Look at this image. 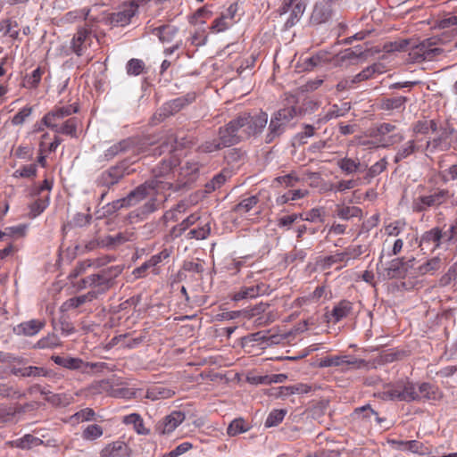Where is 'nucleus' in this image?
Masks as SVG:
<instances>
[{"instance_id":"nucleus-5","label":"nucleus","mask_w":457,"mask_h":457,"mask_svg":"<svg viewBox=\"0 0 457 457\" xmlns=\"http://www.w3.org/2000/svg\"><path fill=\"white\" fill-rule=\"evenodd\" d=\"M180 163L179 158L176 154H171L169 158L163 159L154 170L153 174L154 179L153 180L158 181L157 189L168 188L166 184L168 181H174L176 179L174 170Z\"/></svg>"},{"instance_id":"nucleus-22","label":"nucleus","mask_w":457,"mask_h":457,"mask_svg":"<svg viewBox=\"0 0 457 457\" xmlns=\"http://www.w3.org/2000/svg\"><path fill=\"white\" fill-rule=\"evenodd\" d=\"M332 15L331 4L328 3H316L311 14L310 22L320 25L329 21Z\"/></svg>"},{"instance_id":"nucleus-28","label":"nucleus","mask_w":457,"mask_h":457,"mask_svg":"<svg viewBox=\"0 0 457 457\" xmlns=\"http://www.w3.org/2000/svg\"><path fill=\"white\" fill-rule=\"evenodd\" d=\"M96 298H97V293H95V292H87L85 295H79L76 297H71V298L68 299L67 301H65L62 304L61 311L67 312L71 309L78 308V307L81 306L82 304H84L87 302H91Z\"/></svg>"},{"instance_id":"nucleus-62","label":"nucleus","mask_w":457,"mask_h":457,"mask_svg":"<svg viewBox=\"0 0 457 457\" xmlns=\"http://www.w3.org/2000/svg\"><path fill=\"white\" fill-rule=\"evenodd\" d=\"M47 371L42 367L28 366L23 368V377H45Z\"/></svg>"},{"instance_id":"nucleus-45","label":"nucleus","mask_w":457,"mask_h":457,"mask_svg":"<svg viewBox=\"0 0 457 457\" xmlns=\"http://www.w3.org/2000/svg\"><path fill=\"white\" fill-rule=\"evenodd\" d=\"M287 412L285 409L273 410L270 412L265 420V427L271 428L278 426L284 420Z\"/></svg>"},{"instance_id":"nucleus-24","label":"nucleus","mask_w":457,"mask_h":457,"mask_svg":"<svg viewBox=\"0 0 457 457\" xmlns=\"http://www.w3.org/2000/svg\"><path fill=\"white\" fill-rule=\"evenodd\" d=\"M46 325L44 320H31L26 322H22L14 328V332L17 335H22L26 337H32L37 334Z\"/></svg>"},{"instance_id":"nucleus-37","label":"nucleus","mask_w":457,"mask_h":457,"mask_svg":"<svg viewBox=\"0 0 457 457\" xmlns=\"http://www.w3.org/2000/svg\"><path fill=\"white\" fill-rule=\"evenodd\" d=\"M442 266V260L439 257H434L428 260L418 268L420 275L434 274Z\"/></svg>"},{"instance_id":"nucleus-13","label":"nucleus","mask_w":457,"mask_h":457,"mask_svg":"<svg viewBox=\"0 0 457 457\" xmlns=\"http://www.w3.org/2000/svg\"><path fill=\"white\" fill-rule=\"evenodd\" d=\"M242 117L246 120L244 122L245 129H243L246 138L260 134L268 123V114L264 112H261L254 116L244 112Z\"/></svg>"},{"instance_id":"nucleus-63","label":"nucleus","mask_w":457,"mask_h":457,"mask_svg":"<svg viewBox=\"0 0 457 457\" xmlns=\"http://www.w3.org/2000/svg\"><path fill=\"white\" fill-rule=\"evenodd\" d=\"M393 444H397L399 445L404 446V449H407L412 453H420L422 449V443L411 440V441H393Z\"/></svg>"},{"instance_id":"nucleus-47","label":"nucleus","mask_w":457,"mask_h":457,"mask_svg":"<svg viewBox=\"0 0 457 457\" xmlns=\"http://www.w3.org/2000/svg\"><path fill=\"white\" fill-rule=\"evenodd\" d=\"M18 23L12 22L10 20H4L0 22V31L4 30V36L8 35L13 39H17L19 37Z\"/></svg>"},{"instance_id":"nucleus-15","label":"nucleus","mask_w":457,"mask_h":457,"mask_svg":"<svg viewBox=\"0 0 457 457\" xmlns=\"http://www.w3.org/2000/svg\"><path fill=\"white\" fill-rule=\"evenodd\" d=\"M51 359L54 361L55 364L62 366L63 368L71 370H80L83 372H87L88 368H103L105 363H89L85 362L80 358H74V357H62L59 355H53Z\"/></svg>"},{"instance_id":"nucleus-29","label":"nucleus","mask_w":457,"mask_h":457,"mask_svg":"<svg viewBox=\"0 0 457 457\" xmlns=\"http://www.w3.org/2000/svg\"><path fill=\"white\" fill-rule=\"evenodd\" d=\"M79 124L78 118H70L68 119L62 126H59L57 123L55 127H48L53 131L58 134H63L70 136L71 137H78L77 128Z\"/></svg>"},{"instance_id":"nucleus-2","label":"nucleus","mask_w":457,"mask_h":457,"mask_svg":"<svg viewBox=\"0 0 457 457\" xmlns=\"http://www.w3.org/2000/svg\"><path fill=\"white\" fill-rule=\"evenodd\" d=\"M444 42V39L440 37H432L423 40L419 45L411 46L409 53L410 61L411 62H422L434 60L444 52L442 48L436 46Z\"/></svg>"},{"instance_id":"nucleus-17","label":"nucleus","mask_w":457,"mask_h":457,"mask_svg":"<svg viewBox=\"0 0 457 457\" xmlns=\"http://www.w3.org/2000/svg\"><path fill=\"white\" fill-rule=\"evenodd\" d=\"M185 419L186 415L184 412L174 411L156 423L155 431L159 435L170 434L174 431Z\"/></svg>"},{"instance_id":"nucleus-12","label":"nucleus","mask_w":457,"mask_h":457,"mask_svg":"<svg viewBox=\"0 0 457 457\" xmlns=\"http://www.w3.org/2000/svg\"><path fill=\"white\" fill-rule=\"evenodd\" d=\"M92 30L86 26L78 28L71 41V49L77 56L86 54L92 44Z\"/></svg>"},{"instance_id":"nucleus-6","label":"nucleus","mask_w":457,"mask_h":457,"mask_svg":"<svg viewBox=\"0 0 457 457\" xmlns=\"http://www.w3.org/2000/svg\"><path fill=\"white\" fill-rule=\"evenodd\" d=\"M121 266H112L92 274L90 281L92 288L90 292L97 293V296L105 293L114 285V279L121 273Z\"/></svg>"},{"instance_id":"nucleus-1","label":"nucleus","mask_w":457,"mask_h":457,"mask_svg":"<svg viewBox=\"0 0 457 457\" xmlns=\"http://www.w3.org/2000/svg\"><path fill=\"white\" fill-rule=\"evenodd\" d=\"M296 116L295 107H287L275 112L270 120L265 143L270 144L283 135L290 121Z\"/></svg>"},{"instance_id":"nucleus-36","label":"nucleus","mask_w":457,"mask_h":457,"mask_svg":"<svg viewBox=\"0 0 457 457\" xmlns=\"http://www.w3.org/2000/svg\"><path fill=\"white\" fill-rule=\"evenodd\" d=\"M259 203V198L257 195H252L245 199H243L240 203L236 204L232 211L242 215L248 212H250L257 204Z\"/></svg>"},{"instance_id":"nucleus-23","label":"nucleus","mask_w":457,"mask_h":457,"mask_svg":"<svg viewBox=\"0 0 457 457\" xmlns=\"http://www.w3.org/2000/svg\"><path fill=\"white\" fill-rule=\"evenodd\" d=\"M177 135L173 132L169 131L165 137L162 139L161 144L152 149L153 155L161 156L164 154H174V152L177 150Z\"/></svg>"},{"instance_id":"nucleus-20","label":"nucleus","mask_w":457,"mask_h":457,"mask_svg":"<svg viewBox=\"0 0 457 457\" xmlns=\"http://www.w3.org/2000/svg\"><path fill=\"white\" fill-rule=\"evenodd\" d=\"M79 112L78 105L70 104L58 107L47 112L42 119V122L46 127H55L56 120L70 116Z\"/></svg>"},{"instance_id":"nucleus-48","label":"nucleus","mask_w":457,"mask_h":457,"mask_svg":"<svg viewBox=\"0 0 457 457\" xmlns=\"http://www.w3.org/2000/svg\"><path fill=\"white\" fill-rule=\"evenodd\" d=\"M37 165L35 163L24 165L21 169L15 170L12 174V176L16 179L19 178H27V179H32L37 176Z\"/></svg>"},{"instance_id":"nucleus-31","label":"nucleus","mask_w":457,"mask_h":457,"mask_svg":"<svg viewBox=\"0 0 457 457\" xmlns=\"http://www.w3.org/2000/svg\"><path fill=\"white\" fill-rule=\"evenodd\" d=\"M174 394L173 390L162 385H154L147 389L145 396L148 399L155 401L170 398Z\"/></svg>"},{"instance_id":"nucleus-54","label":"nucleus","mask_w":457,"mask_h":457,"mask_svg":"<svg viewBox=\"0 0 457 457\" xmlns=\"http://www.w3.org/2000/svg\"><path fill=\"white\" fill-rule=\"evenodd\" d=\"M407 101L405 96H395L387 98L383 102V108L385 110H394L402 107Z\"/></svg>"},{"instance_id":"nucleus-50","label":"nucleus","mask_w":457,"mask_h":457,"mask_svg":"<svg viewBox=\"0 0 457 457\" xmlns=\"http://www.w3.org/2000/svg\"><path fill=\"white\" fill-rule=\"evenodd\" d=\"M103 435V428L96 424L88 425L83 431L82 436L86 440H95Z\"/></svg>"},{"instance_id":"nucleus-34","label":"nucleus","mask_w":457,"mask_h":457,"mask_svg":"<svg viewBox=\"0 0 457 457\" xmlns=\"http://www.w3.org/2000/svg\"><path fill=\"white\" fill-rule=\"evenodd\" d=\"M352 303L347 300L340 301L332 310L331 317L334 322H338L342 319L347 317L352 312Z\"/></svg>"},{"instance_id":"nucleus-8","label":"nucleus","mask_w":457,"mask_h":457,"mask_svg":"<svg viewBox=\"0 0 457 457\" xmlns=\"http://www.w3.org/2000/svg\"><path fill=\"white\" fill-rule=\"evenodd\" d=\"M178 33V28L170 24L162 25L152 29V34L157 36L162 44H172L171 46L164 49L163 54L165 55H170L181 47L182 40L177 39Z\"/></svg>"},{"instance_id":"nucleus-30","label":"nucleus","mask_w":457,"mask_h":457,"mask_svg":"<svg viewBox=\"0 0 457 457\" xmlns=\"http://www.w3.org/2000/svg\"><path fill=\"white\" fill-rule=\"evenodd\" d=\"M420 145H418V141L416 139H411L406 142L403 145H402L397 153L395 155L394 162L398 163L403 159L408 158L411 154L420 151Z\"/></svg>"},{"instance_id":"nucleus-52","label":"nucleus","mask_w":457,"mask_h":457,"mask_svg":"<svg viewBox=\"0 0 457 457\" xmlns=\"http://www.w3.org/2000/svg\"><path fill=\"white\" fill-rule=\"evenodd\" d=\"M299 180L300 179L296 176V173L292 171L287 175L277 177L274 182L284 184L287 187H293Z\"/></svg>"},{"instance_id":"nucleus-11","label":"nucleus","mask_w":457,"mask_h":457,"mask_svg":"<svg viewBox=\"0 0 457 457\" xmlns=\"http://www.w3.org/2000/svg\"><path fill=\"white\" fill-rule=\"evenodd\" d=\"M130 173L129 167L125 162H120L116 165L104 170L98 177L96 183L100 187L111 188L118 184L126 175Z\"/></svg>"},{"instance_id":"nucleus-9","label":"nucleus","mask_w":457,"mask_h":457,"mask_svg":"<svg viewBox=\"0 0 457 457\" xmlns=\"http://www.w3.org/2000/svg\"><path fill=\"white\" fill-rule=\"evenodd\" d=\"M195 99L194 93L187 94L184 96L176 98L166 103L153 117L154 124L162 122L169 116L174 115L179 112L184 107L193 103Z\"/></svg>"},{"instance_id":"nucleus-14","label":"nucleus","mask_w":457,"mask_h":457,"mask_svg":"<svg viewBox=\"0 0 457 457\" xmlns=\"http://www.w3.org/2000/svg\"><path fill=\"white\" fill-rule=\"evenodd\" d=\"M157 180H147L129 192L128 195L125 196L124 202H127V204H129V207L134 206L147 196L151 195L152 193L157 190Z\"/></svg>"},{"instance_id":"nucleus-40","label":"nucleus","mask_w":457,"mask_h":457,"mask_svg":"<svg viewBox=\"0 0 457 457\" xmlns=\"http://www.w3.org/2000/svg\"><path fill=\"white\" fill-rule=\"evenodd\" d=\"M61 345V341L55 334H48L46 337L39 339L35 345L34 348L38 349H52Z\"/></svg>"},{"instance_id":"nucleus-42","label":"nucleus","mask_w":457,"mask_h":457,"mask_svg":"<svg viewBox=\"0 0 457 457\" xmlns=\"http://www.w3.org/2000/svg\"><path fill=\"white\" fill-rule=\"evenodd\" d=\"M228 172L221 171L215 175L212 180L205 184V192L212 193L217 188H220L228 179Z\"/></svg>"},{"instance_id":"nucleus-59","label":"nucleus","mask_w":457,"mask_h":457,"mask_svg":"<svg viewBox=\"0 0 457 457\" xmlns=\"http://www.w3.org/2000/svg\"><path fill=\"white\" fill-rule=\"evenodd\" d=\"M340 169L346 173H353L357 170L360 166V162H355L350 158H344L338 162Z\"/></svg>"},{"instance_id":"nucleus-53","label":"nucleus","mask_w":457,"mask_h":457,"mask_svg":"<svg viewBox=\"0 0 457 457\" xmlns=\"http://www.w3.org/2000/svg\"><path fill=\"white\" fill-rule=\"evenodd\" d=\"M47 205H48V197L47 196H46L45 198H40V199L36 200L34 203H32L29 205L31 216L33 218L37 217V215H39L41 212H44V210L47 207Z\"/></svg>"},{"instance_id":"nucleus-25","label":"nucleus","mask_w":457,"mask_h":457,"mask_svg":"<svg viewBox=\"0 0 457 457\" xmlns=\"http://www.w3.org/2000/svg\"><path fill=\"white\" fill-rule=\"evenodd\" d=\"M452 196L448 189L436 188L430 195H425L423 203L429 207H438L446 203Z\"/></svg>"},{"instance_id":"nucleus-57","label":"nucleus","mask_w":457,"mask_h":457,"mask_svg":"<svg viewBox=\"0 0 457 457\" xmlns=\"http://www.w3.org/2000/svg\"><path fill=\"white\" fill-rule=\"evenodd\" d=\"M145 68V64L143 61L139 59H131L128 62L127 64V72L129 75H139L143 72Z\"/></svg>"},{"instance_id":"nucleus-60","label":"nucleus","mask_w":457,"mask_h":457,"mask_svg":"<svg viewBox=\"0 0 457 457\" xmlns=\"http://www.w3.org/2000/svg\"><path fill=\"white\" fill-rule=\"evenodd\" d=\"M124 422L127 424H133L135 426V428L137 429V433L144 434L143 431L144 428V423L143 420L141 419L140 415L137 413H132L124 418Z\"/></svg>"},{"instance_id":"nucleus-56","label":"nucleus","mask_w":457,"mask_h":457,"mask_svg":"<svg viewBox=\"0 0 457 457\" xmlns=\"http://www.w3.org/2000/svg\"><path fill=\"white\" fill-rule=\"evenodd\" d=\"M387 165V161L386 158H382L378 162H377L375 164H373L367 172V178L373 179L376 176L382 173L386 169Z\"/></svg>"},{"instance_id":"nucleus-38","label":"nucleus","mask_w":457,"mask_h":457,"mask_svg":"<svg viewBox=\"0 0 457 457\" xmlns=\"http://www.w3.org/2000/svg\"><path fill=\"white\" fill-rule=\"evenodd\" d=\"M222 143L223 142L221 140V137L219 136L218 138L206 140L205 142L202 143L198 146V150L202 153L208 154L228 147V145H224Z\"/></svg>"},{"instance_id":"nucleus-44","label":"nucleus","mask_w":457,"mask_h":457,"mask_svg":"<svg viewBox=\"0 0 457 457\" xmlns=\"http://www.w3.org/2000/svg\"><path fill=\"white\" fill-rule=\"evenodd\" d=\"M129 240V234L127 232H120L115 236H108L104 239V245L108 247L115 248Z\"/></svg>"},{"instance_id":"nucleus-10","label":"nucleus","mask_w":457,"mask_h":457,"mask_svg":"<svg viewBox=\"0 0 457 457\" xmlns=\"http://www.w3.org/2000/svg\"><path fill=\"white\" fill-rule=\"evenodd\" d=\"M386 394L391 400L404 402L420 401V395L418 393L415 385L410 381H398L395 385L388 388Z\"/></svg>"},{"instance_id":"nucleus-27","label":"nucleus","mask_w":457,"mask_h":457,"mask_svg":"<svg viewBox=\"0 0 457 457\" xmlns=\"http://www.w3.org/2000/svg\"><path fill=\"white\" fill-rule=\"evenodd\" d=\"M129 448L124 442L116 441L107 445L102 451V457H126L129 456Z\"/></svg>"},{"instance_id":"nucleus-49","label":"nucleus","mask_w":457,"mask_h":457,"mask_svg":"<svg viewBox=\"0 0 457 457\" xmlns=\"http://www.w3.org/2000/svg\"><path fill=\"white\" fill-rule=\"evenodd\" d=\"M278 318L277 312L273 311H266L262 315L254 319L253 323L257 327L267 326L274 322Z\"/></svg>"},{"instance_id":"nucleus-7","label":"nucleus","mask_w":457,"mask_h":457,"mask_svg":"<svg viewBox=\"0 0 457 457\" xmlns=\"http://www.w3.org/2000/svg\"><path fill=\"white\" fill-rule=\"evenodd\" d=\"M199 164L196 162H187L182 167L174 181H168L169 189L179 191L188 188L197 179Z\"/></svg>"},{"instance_id":"nucleus-51","label":"nucleus","mask_w":457,"mask_h":457,"mask_svg":"<svg viewBox=\"0 0 457 457\" xmlns=\"http://www.w3.org/2000/svg\"><path fill=\"white\" fill-rule=\"evenodd\" d=\"M351 109V104L349 102L343 103L341 106L334 104L332 109L328 112L327 117L329 119L338 118L344 116Z\"/></svg>"},{"instance_id":"nucleus-3","label":"nucleus","mask_w":457,"mask_h":457,"mask_svg":"<svg viewBox=\"0 0 457 457\" xmlns=\"http://www.w3.org/2000/svg\"><path fill=\"white\" fill-rule=\"evenodd\" d=\"M396 127L391 123H381L377 127L370 128L368 130L369 136L375 138L372 142L375 147H389L395 144H399L403 140L401 133H394Z\"/></svg>"},{"instance_id":"nucleus-46","label":"nucleus","mask_w":457,"mask_h":457,"mask_svg":"<svg viewBox=\"0 0 457 457\" xmlns=\"http://www.w3.org/2000/svg\"><path fill=\"white\" fill-rule=\"evenodd\" d=\"M420 395V400H436L439 398L438 393L434 389V386L429 383H422L417 390Z\"/></svg>"},{"instance_id":"nucleus-19","label":"nucleus","mask_w":457,"mask_h":457,"mask_svg":"<svg viewBox=\"0 0 457 457\" xmlns=\"http://www.w3.org/2000/svg\"><path fill=\"white\" fill-rule=\"evenodd\" d=\"M138 2L139 0H132L122 11L112 13L109 17L110 24L113 26H125L129 24L137 11Z\"/></svg>"},{"instance_id":"nucleus-41","label":"nucleus","mask_w":457,"mask_h":457,"mask_svg":"<svg viewBox=\"0 0 457 457\" xmlns=\"http://www.w3.org/2000/svg\"><path fill=\"white\" fill-rule=\"evenodd\" d=\"M403 266H404V263L402 259L392 260L389 262L388 267L386 269V270L387 272V276L390 278H398V277L403 276L405 272Z\"/></svg>"},{"instance_id":"nucleus-58","label":"nucleus","mask_w":457,"mask_h":457,"mask_svg":"<svg viewBox=\"0 0 457 457\" xmlns=\"http://www.w3.org/2000/svg\"><path fill=\"white\" fill-rule=\"evenodd\" d=\"M410 41L408 39H400L397 41L390 42L386 44L384 49L386 52H395V51H405L407 49Z\"/></svg>"},{"instance_id":"nucleus-35","label":"nucleus","mask_w":457,"mask_h":457,"mask_svg":"<svg viewBox=\"0 0 457 457\" xmlns=\"http://www.w3.org/2000/svg\"><path fill=\"white\" fill-rule=\"evenodd\" d=\"M250 428V425L243 418H237L229 423L227 428V434L229 436H236L239 434L247 432Z\"/></svg>"},{"instance_id":"nucleus-4","label":"nucleus","mask_w":457,"mask_h":457,"mask_svg":"<svg viewBox=\"0 0 457 457\" xmlns=\"http://www.w3.org/2000/svg\"><path fill=\"white\" fill-rule=\"evenodd\" d=\"M245 120H246L242 117L241 113L225 126L219 129L218 135L221 137L222 144L224 145H228V147H229L246 138L243 129H245L244 122H245Z\"/></svg>"},{"instance_id":"nucleus-64","label":"nucleus","mask_w":457,"mask_h":457,"mask_svg":"<svg viewBox=\"0 0 457 457\" xmlns=\"http://www.w3.org/2000/svg\"><path fill=\"white\" fill-rule=\"evenodd\" d=\"M92 262L90 260L83 261L79 263H78L75 268L72 270V271L70 274L71 278H78L79 276L82 275L87 268L92 266Z\"/></svg>"},{"instance_id":"nucleus-18","label":"nucleus","mask_w":457,"mask_h":457,"mask_svg":"<svg viewBox=\"0 0 457 457\" xmlns=\"http://www.w3.org/2000/svg\"><path fill=\"white\" fill-rule=\"evenodd\" d=\"M122 154L131 152L134 154L145 153L148 146L152 145L148 138L140 137H130L118 142Z\"/></svg>"},{"instance_id":"nucleus-16","label":"nucleus","mask_w":457,"mask_h":457,"mask_svg":"<svg viewBox=\"0 0 457 457\" xmlns=\"http://www.w3.org/2000/svg\"><path fill=\"white\" fill-rule=\"evenodd\" d=\"M363 247L362 245H353V246H348L345 248V250L342 253H336L334 255H328L323 258L322 262V267L325 269H328L332 266V264L337 262H347L351 259H356L360 255L363 253Z\"/></svg>"},{"instance_id":"nucleus-39","label":"nucleus","mask_w":457,"mask_h":457,"mask_svg":"<svg viewBox=\"0 0 457 457\" xmlns=\"http://www.w3.org/2000/svg\"><path fill=\"white\" fill-rule=\"evenodd\" d=\"M336 212L339 218L344 220H349L350 218L353 217H361L362 213L359 207L341 205H337Z\"/></svg>"},{"instance_id":"nucleus-32","label":"nucleus","mask_w":457,"mask_h":457,"mask_svg":"<svg viewBox=\"0 0 457 457\" xmlns=\"http://www.w3.org/2000/svg\"><path fill=\"white\" fill-rule=\"evenodd\" d=\"M43 444L44 442L42 439L36 437L30 434H27L23 437L18 438L12 442V446L24 450H29L33 447L39 446Z\"/></svg>"},{"instance_id":"nucleus-33","label":"nucleus","mask_w":457,"mask_h":457,"mask_svg":"<svg viewBox=\"0 0 457 457\" xmlns=\"http://www.w3.org/2000/svg\"><path fill=\"white\" fill-rule=\"evenodd\" d=\"M442 238L441 229L438 228H434L429 231H427L423 234L420 239V246H428L429 245H433L434 248H436L440 245V241Z\"/></svg>"},{"instance_id":"nucleus-55","label":"nucleus","mask_w":457,"mask_h":457,"mask_svg":"<svg viewBox=\"0 0 457 457\" xmlns=\"http://www.w3.org/2000/svg\"><path fill=\"white\" fill-rule=\"evenodd\" d=\"M324 210L323 208H313L312 209L310 212H308L305 215V217H303V215L302 213L299 214V217L300 219L303 220H308V221H312V222H315V221H323V216H324Z\"/></svg>"},{"instance_id":"nucleus-26","label":"nucleus","mask_w":457,"mask_h":457,"mask_svg":"<svg viewBox=\"0 0 457 457\" xmlns=\"http://www.w3.org/2000/svg\"><path fill=\"white\" fill-rule=\"evenodd\" d=\"M266 291L267 286L263 283L251 287H241L240 290L234 295L233 299L235 301H239L246 298H254L265 294Z\"/></svg>"},{"instance_id":"nucleus-43","label":"nucleus","mask_w":457,"mask_h":457,"mask_svg":"<svg viewBox=\"0 0 457 457\" xmlns=\"http://www.w3.org/2000/svg\"><path fill=\"white\" fill-rule=\"evenodd\" d=\"M211 233V225L210 222H206L197 228H193L187 233V238L189 239H196L203 240L207 238V237Z\"/></svg>"},{"instance_id":"nucleus-61","label":"nucleus","mask_w":457,"mask_h":457,"mask_svg":"<svg viewBox=\"0 0 457 457\" xmlns=\"http://www.w3.org/2000/svg\"><path fill=\"white\" fill-rule=\"evenodd\" d=\"M32 113V107H24L12 119V125L18 126L24 123L26 119Z\"/></svg>"},{"instance_id":"nucleus-21","label":"nucleus","mask_w":457,"mask_h":457,"mask_svg":"<svg viewBox=\"0 0 457 457\" xmlns=\"http://www.w3.org/2000/svg\"><path fill=\"white\" fill-rule=\"evenodd\" d=\"M451 143L447 138L444 137L441 134L432 139H428L423 149L425 155L432 158V155L437 152H445L451 148Z\"/></svg>"}]
</instances>
